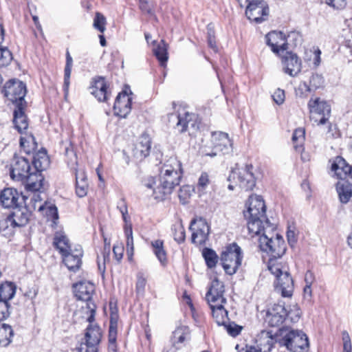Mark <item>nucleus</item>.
Segmentation results:
<instances>
[{"label":"nucleus","instance_id":"864d4df0","mask_svg":"<svg viewBox=\"0 0 352 352\" xmlns=\"http://www.w3.org/2000/svg\"><path fill=\"white\" fill-rule=\"evenodd\" d=\"M311 91L310 86L306 82H302L300 83L296 90V94L301 98H305Z\"/></svg>","mask_w":352,"mask_h":352},{"label":"nucleus","instance_id":"1a4fd4ad","mask_svg":"<svg viewBox=\"0 0 352 352\" xmlns=\"http://www.w3.org/2000/svg\"><path fill=\"white\" fill-rule=\"evenodd\" d=\"M2 92L8 100L16 104V107L25 105L24 97L26 94V86L23 82L11 79L5 84Z\"/></svg>","mask_w":352,"mask_h":352},{"label":"nucleus","instance_id":"5fc2aeb1","mask_svg":"<svg viewBox=\"0 0 352 352\" xmlns=\"http://www.w3.org/2000/svg\"><path fill=\"white\" fill-rule=\"evenodd\" d=\"M191 193V188L190 186H183L180 188L179 191V198L180 201L184 204L190 197Z\"/></svg>","mask_w":352,"mask_h":352},{"label":"nucleus","instance_id":"c85d7f7f","mask_svg":"<svg viewBox=\"0 0 352 352\" xmlns=\"http://www.w3.org/2000/svg\"><path fill=\"white\" fill-rule=\"evenodd\" d=\"M349 168L350 166L346 163V160L340 156H337L331 164V170L341 180L345 179L349 176V170L348 169Z\"/></svg>","mask_w":352,"mask_h":352},{"label":"nucleus","instance_id":"79ce46f5","mask_svg":"<svg viewBox=\"0 0 352 352\" xmlns=\"http://www.w3.org/2000/svg\"><path fill=\"white\" fill-rule=\"evenodd\" d=\"M324 82V78L322 75L314 74L310 78L309 85L311 91H314L316 89L323 87Z\"/></svg>","mask_w":352,"mask_h":352},{"label":"nucleus","instance_id":"ea45409f","mask_svg":"<svg viewBox=\"0 0 352 352\" xmlns=\"http://www.w3.org/2000/svg\"><path fill=\"white\" fill-rule=\"evenodd\" d=\"M202 256L208 268L212 269L217 265L219 257L213 250L205 248L202 251Z\"/></svg>","mask_w":352,"mask_h":352},{"label":"nucleus","instance_id":"473e14b6","mask_svg":"<svg viewBox=\"0 0 352 352\" xmlns=\"http://www.w3.org/2000/svg\"><path fill=\"white\" fill-rule=\"evenodd\" d=\"M49 164L50 160L45 150L38 151L34 155L32 160L34 170L43 171L48 167Z\"/></svg>","mask_w":352,"mask_h":352},{"label":"nucleus","instance_id":"2f4dec72","mask_svg":"<svg viewBox=\"0 0 352 352\" xmlns=\"http://www.w3.org/2000/svg\"><path fill=\"white\" fill-rule=\"evenodd\" d=\"M275 342L274 338L269 332L263 331L257 340L256 347L259 352H270Z\"/></svg>","mask_w":352,"mask_h":352},{"label":"nucleus","instance_id":"bb28decb","mask_svg":"<svg viewBox=\"0 0 352 352\" xmlns=\"http://www.w3.org/2000/svg\"><path fill=\"white\" fill-rule=\"evenodd\" d=\"M151 139L148 135H142L138 142L135 144L133 149V155L137 158L142 160L149 155L151 150Z\"/></svg>","mask_w":352,"mask_h":352},{"label":"nucleus","instance_id":"7c9ffc66","mask_svg":"<svg viewBox=\"0 0 352 352\" xmlns=\"http://www.w3.org/2000/svg\"><path fill=\"white\" fill-rule=\"evenodd\" d=\"M160 173L164 174H173L177 173L183 175V169L182 168V163L176 157H170L164 163L160 168Z\"/></svg>","mask_w":352,"mask_h":352},{"label":"nucleus","instance_id":"20e7f679","mask_svg":"<svg viewBox=\"0 0 352 352\" xmlns=\"http://www.w3.org/2000/svg\"><path fill=\"white\" fill-rule=\"evenodd\" d=\"M253 166L247 164L244 167L235 168L231 170L228 176L229 182L233 181L235 185L230 184L228 189L233 190L236 186H238L244 191L252 190L256 185V179L252 172Z\"/></svg>","mask_w":352,"mask_h":352},{"label":"nucleus","instance_id":"8fccbe9b","mask_svg":"<svg viewBox=\"0 0 352 352\" xmlns=\"http://www.w3.org/2000/svg\"><path fill=\"white\" fill-rule=\"evenodd\" d=\"M224 329L232 337L237 336L241 331L242 327L239 325L236 324L234 322H230V320L226 325L223 326Z\"/></svg>","mask_w":352,"mask_h":352},{"label":"nucleus","instance_id":"412c9836","mask_svg":"<svg viewBox=\"0 0 352 352\" xmlns=\"http://www.w3.org/2000/svg\"><path fill=\"white\" fill-rule=\"evenodd\" d=\"M131 98L127 95L126 92L120 93L115 100L113 110L116 116L120 118H126L131 112Z\"/></svg>","mask_w":352,"mask_h":352},{"label":"nucleus","instance_id":"680f3d73","mask_svg":"<svg viewBox=\"0 0 352 352\" xmlns=\"http://www.w3.org/2000/svg\"><path fill=\"white\" fill-rule=\"evenodd\" d=\"M28 222V219L26 216H22L21 218H18L17 214H14L12 224L14 226L22 227L26 225Z\"/></svg>","mask_w":352,"mask_h":352},{"label":"nucleus","instance_id":"774afa93","mask_svg":"<svg viewBox=\"0 0 352 352\" xmlns=\"http://www.w3.org/2000/svg\"><path fill=\"white\" fill-rule=\"evenodd\" d=\"M208 183L209 179L208 174L206 173H202L199 178L198 185L202 188H204L208 184Z\"/></svg>","mask_w":352,"mask_h":352},{"label":"nucleus","instance_id":"4c0bfd02","mask_svg":"<svg viewBox=\"0 0 352 352\" xmlns=\"http://www.w3.org/2000/svg\"><path fill=\"white\" fill-rule=\"evenodd\" d=\"M153 53L159 60L160 65L164 67L168 60V52L167 46L163 40L153 49Z\"/></svg>","mask_w":352,"mask_h":352},{"label":"nucleus","instance_id":"de8ad7c7","mask_svg":"<svg viewBox=\"0 0 352 352\" xmlns=\"http://www.w3.org/2000/svg\"><path fill=\"white\" fill-rule=\"evenodd\" d=\"M174 239L178 243H183L185 240V230L182 224L175 225L173 227Z\"/></svg>","mask_w":352,"mask_h":352},{"label":"nucleus","instance_id":"13d9d810","mask_svg":"<svg viewBox=\"0 0 352 352\" xmlns=\"http://www.w3.org/2000/svg\"><path fill=\"white\" fill-rule=\"evenodd\" d=\"M117 208L121 212L123 220L126 223H127L129 217L128 215V209L125 201L124 200H120L118 204Z\"/></svg>","mask_w":352,"mask_h":352},{"label":"nucleus","instance_id":"4be33fe9","mask_svg":"<svg viewBox=\"0 0 352 352\" xmlns=\"http://www.w3.org/2000/svg\"><path fill=\"white\" fill-rule=\"evenodd\" d=\"M75 296L80 300L87 301L90 304L92 295L95 290V286L89 281H80L74 285Z\"/></svg>","mask_w":352,"mask_h":352},{"label":"nucleus","instance_id":"0e129e2a","mask_svg":"<svg viewBox=\"0 0 352 352\" xmlns=\"http://www.w3.org/2000/svg\"><path fill=\"white\" fill-rule=\"evenodd\" d=\"M118 318V316L117 314L111 312L110 317L109 332H111V331H113L114 333H117Z\"/></svg>","mask_w":352,"mask_h":352},{"label":"nucleus","instance_id":"0eeeda50","mask_svg":"<svg viewBox=\"0 0 352 352\" xmlns=\"http://www.w3.org/2000/svg\"><path fill=\"white\" fill-rule=\"evenodd\" d=\"M242 252L235 243L228 246L221 255V261L226 274L232 275L241 265Z\"/></svg>","mask_w":352,"mask_h":352},{"label":"nucleus","instance_id":"423d86ee","mask_svg":"<svg viewBox=\"0 0 352 352\" xmlns=\"http://www.w3.org/2000/svg\"><path fill=\"white\" fill-rule=\"evenodd\" d=\"M279 342L292 352H307L309 347L308 337L300 330L289 331Z\"/></svg>","mask_w":352,"mask_h":352},{"label":"nucleus","instance_id":"a211bd4d","mask_svg":"<svg viewBox=\"0 0 352 352\" xmlns=\"http://www.w3.org/2000/svg\"><path fill=\"white\" fill-rule=\"evenodd\" d=\"M176 121L175 128L179 133H184L188 130V128L192 129H197L198 124L197 123V116L194 113L184 112V113L169 115V122Z\"/></svg>","mask_w":352,"mask_h":352},{"label":"nucleus","instance_id":"09e8293b","mask_svg":"<svg viewBox=\"0 0 352 352\" xmlns=\"http://www.w3.org/2000/svg\"><path fill=\"white\" fill-rule=\"evenodd\" d=\"M207 38L208 46L214 52H217V47L215 41L214 30L210 24L207 27Z\"/></svg>","mask_w":352,"mask_h":352},{"label":"nucleus","instance_id":"37998d69","mask_svg":"<svg viewBox=\"0 0 352 352\" xmlns=\"http://www.w3.org/2000/svg\"><path fill=\"white\" fill-rule=\"evenodd\" d=\"M12 60L11 52L7 47H0V67L8 66Z\"/></svg>","mask_w":352,"mask_h":352},{"label":"nucleus","instance_id":"69168bd1","mask_svg":"<svg viewBox=\"0 0 352 352\" xmlns=\"http://www.w3.org/2000/svg\"><path fill=\"white\" fill-rule=\"evenodd\" d=\"M139 2V7L140 9L142 10V12L146 13V14H151L152 9L151 6H150L148 0H138Z\"/></svg>","mask_w":352,"mask_h":352},{"label":"nucleus","instance_id":"e2e57ef3","mask_svg":"<svg viewBox=\"0 0 352 352\" xmlns=\"http://www.w3.org/2000/svg\"><path fill=\"white\" fill-rule=\"evenodd\" d=\"M327 3L335 9H343L346 3V0H326Z\"/></svg>","mask_w":352,"mask_h":352},{"label":"nucleus","instance_id":"b1692460","mask_svg":"<svg viewBox=\"0 0 352 352\" xmlns=\"http://www.w3.org/2000/svg\"><path fill=\"white\" fill-rule=\"evenodd\" d=\"M19 199L18 191L12 188H4L0 192V204L5 208L17 207Z\"/></svg>","mask_w":352,"mask_h":352},{"label":"nucleus","instance_id":"052dcab7","mask_svg":"<svg viewBox=\"0 0 352 352\" xmlns=\"http://www.w3.org/2000/svg\"><path fill=\"white\" fill-rule=\"evenodd\" d=\"M343 340V352H351V342L349 335L347 332L344 331L342 333Z\"/></svg>","mask_w":352,"mask_h":352},{"label":"nucleus","instance_id":"6e6d98bb","mask_svg":"<svg viewBox=\"0 0 352 352\" xmlns=\"http://www.w3.org/2000/svg\"><path fill=\"white\" fill-rule=\"evenodd\" d=\"M146 283V280L144 277L142 273H139L137 275V282H136V292L138 294H142L144 292L145 286Z\"/></svg>","mask_w":352,"mask_h":352},{"label":"nucleus","instance_id":"72a5a7b5","mask_svg":"<svg viewBox=\"0 0 352 352\" xmlns=\"http://www.w3.org/2000/svg\"><path fill=\"white\" fill-rule=\"evenodd\" d=\"M223 306L224 305H221V306L217 305V307H210L212 317L219 326H224L229 321L228 311Z\"/></svg>","mask_w":352,"mask_h":352},{"label":"nucleus","instance_id":"c03bdc74","mask_svg":"<svg viewBox=\"0 0 352 352\" xmlns=\"http://www.w3.org/2000/svg\"><path fill=\"white\" fill-rule=\"evenodd\" d=\"M124 234L126 238V245L128 253L130 252L131 254H133V230L131 225L129 226L126 224L124 227Z\"/></svg>","mask_w":352,"mask_h":352},{"label":"nucleus","instance_id":"393cba45","mask_svg":"<svg viewBox=\"0 0 352 352\" xmlns=\"http://www.w3.org/2000/svg\"><path fill=\"white\" fill-rule=\"evenodd\" d=\"M42 171L35 170L31 173L24 178L23 182H25L26 188L30 191H39L44 185V177Z\"/></svg>","mask_w":352,"mask_h":352},{"label":"nucleus","instance_id":"bf43d9fd","mask_svg":"<svg viewBox=\"0 0 352 352\" xmlns=\"http://www.w3.org/2000/svg\"><path fill=\"white\" fill-rule=\"evenodd\" d=\"M272 96L274 101L278 104H281L285 101V91L283 89H276Z\"/></svg>","mask_w":352,"mask_h":352},{"label":"nucleus","instance_id":"39448f33","mask_svg":"<svg viewBox=\"0 0 352 352\" xmlns=\"http://www.w3.org/2000/svg\"><path fill=\"white\" fill-rule=\"evenodd\" d=\"M300 311L299 309L296 308L293 311H288L284 304H274L270 309H268L265 321L270 327H279L288 317L292 322H296L300 317Z\"/></svg>","mask_w":352,"mask_h":352},{"label":"nucleus","instance_id":"338daca9","mask_svg":"<svg viewBox=\"0 0 352 352\" xmlns=\"http://www.w3.org/2000/svg\"><path fill=\"white\" fill-rule=\"evenodd\" d=\"M113 252L116 259L120 261L123 256L124 248L122 245H114Z\"/></svg>","mask_w":352,"mask_h":352},{"label":"nucleus","instance_id":"f704fd0d","mask_svg":"<svg viewBox=\"0 0 352 352\" xmlns=\"http://www.w3.org/2000/svg\"><path fill=\"white\" fill-rule=\"evenodd\" d=\"M15 293L16 285L13 283L6 281L0 285V300L8 302Z\"/></svg>","mask_w":352,"mask_h":352},{"label":"nucleus","instance_id":"f257e3e1","mask_svg":"<svg viewBox=\"0 0 352 352\" xmlns=\"http://www.w3.org/2000/svg\"><path fill=\"white\" fill-rule=\"evenodd\" d=\"M248 208L243 212L247 220V226L252 236H259L258 247L262 252H266L272 259L283 256L286 252V244L283 238L275 234L276 227L266 218V206L262 197L258 195H250L247 204Z\"/></svg>","mask_w":352,"mask_h":352},{"label":"nucleus","instance_id":"4d7b16f0","mask_svg":"<svg viewBox=\"0 0 352 352\" xmlns=\"http://www.w3.org/2000/svg\"><path fill=\"white\" fill-rule=\"evenodd\" d=\"M116 338L117 333H114L113 331L109 332V352H117Z\"/></svg>","mask_w":352,"mask_h":352},{"label":"nucleus","instance_id":"2eb2a0df","mask_svg":"<svg viewBox=\"0 0 352 352\" xmlns=\"http://www.w3.org/2000/svg\"><path fill=\"white\" fill-rule=\"evenodd\" d=\"M190 230H192L191 241L197 245H203L208 238L210 227L203 218L191 221Z\"/></svg>","mask_w":352,"mask_h":352},{"label":"nucleus","instance_id":"603ef678","mask_svg":"<svg viewBox=\"0 0 352 352\" xmlns=\"http://www.w3.org/2000/svg\"><path fill=\"white\" fill-rule=\"evenodd\" d=\"M10 304L8 302L0 300V322L10 316Z\"/></svg>","mask_w":352,"mask_h":352},{"label":"nucleus","instance_id":"c9c22d12","mask_svg":"<svg viewBox=\"0 0 352 352\" xmlns=\"http://www.w3.org/2000/svg\"><path fill=\"white\" fill-rule=\"evenodd\" d=\"M190 329L187 326H179L173 333L172 343L179 344L190 339Z\"/></svg>","mask_w":352,"mask_h":352},{"label":"nucleus","instance_id":"dca6fc26","mask_svg":"<svg viewBox=\"0 0 352 352\" xmlns=\"http://www.w3.org/2000/svg\"><path fill=\"white\" fill-rule=\"evenodd\" d=\"M32 170L30 162L25 157L14 155L10 168V177L13 180L23 181Z\"/></svg>","mask_w":352,"mask_h":352},{"label":"nucleus","instance_id":"a878e982","mask_svg":"<svg viewBox=\"0 0 352 352\" xmlns=\"http://www.w3.org/2000/svg\"><path fill=\"white\" fill-rule=\"evenodd\" d=\"M25 105H18L14 111L13 123L19 133H23L28 127V120L24 112Z\"/></svg>","mask_w":352,"mask_h":352},{"label":"nucleus","instance_id":"49530a36","mask_svg":"<svg viewBox=\"0 0 352 352\" xmlns=\"http://www.w3.org/2000/svg\"><path fill=\"white\" fill-rule=\"evenodd\" d=\"M106 19L100 12H96L94 19V27L95 29L103 33L105 30Z\"/></svg>","mask_w":352,"mask_h":352},{"label":"nucleus","instance_id":"e433bc0d","mask_svg":"<svg viewBox=\"0 0 352 352\" xmlns=\"http://www.w3.org/2000/svg\"><path fill=\"white\" fill-rule=\"evenodd\" d=\"M153 252L159 261L165 265L167 263L166 252L164 248V242L160 239L151 241Z\"/></svg>","mask_w":352,"mask_h":352},{"label":"nucleus","instance_id":"9b49d317","mask_svg":"<svg viewBox=\"0 0 352 352\" xmlns=\"http://www.w3.org/2000/svg\"><path fill=\"white\" fill-rule=\"evenodd\" d=\"M65 155L74 158V162L71 167L74 170L76 178V193L79 197H84L87 195L89 183L85 171L83 168H77L76 156L72 148L65 147Z\"/></svg>","mask_w":352,"mask_h":352},{"label":"nucleus","instance_id":"ddd939ff","mask_svg":"<svg viewBox=\"0 0 352 352\" xmlns=\"http://www.w3.org/2000/svg\"><path fill=\"white\" fill-rule=\"evenodd\" d=\"M211 141L214 145L212 152L208 153L203 150L201 152L204 155L214 157L218 153L225 155L232 151V144L227 133L223 132L213 133Z\"/></svg>","mask_w":352,"mask_h":352},{"label":"nucleus","instance_id":"aec40b11","mask_svg":"<svg viewBox=\"0 0 352 352\" xmlns=\"http://www.w3.org/2000/svg\"><path fill=\"white\" fill-rule=\"evenodd\" d=\"M82 256V247L80 245H76L73 250L62 256L63 261L69 271L76 272L81 267Z\"/></svg>","mask_w":352,"mask_h":352},{"label":"nucleus","instance_id":"7ed1b4c3","mask_svg":"<svg viewBox=\"0 0 352 352\" xmlns=\"http://www.w3.org/2000/svg\"><path fill=\"white\" fill-rule=\"evenodd\" d=\"M182 174L175 173L173 174L160 173V184L154 187L155 179L153 177H149L144 182V186L153 190V196L155 199L158 201L164 200L166 196L171 194L175 187L179 185Z\"/></svg>","mask_w":352,"mask_h":352},{"label":"nucleus","instance_id":"3c124183","mask_svg":"<svg viewBox=\"0 0 352 352\" xmlns=\"http://www.w3.org/2000/svg\"><path fill=\"white\" fill-rule=\"evenodd\" d=\"M45 209H47L46 214L49 217H51L53 219L54 222L55 223V221H56L58 219L57 208L54 205H52L48 207L41 205L38 208L39 211H43L45 210Z\"/></svg>","mask_w":352,"mask_h":352},{"label":"nucleus","instance_id":"5701e85b","mask_svg":"<svg viewBox=\"0 0 352 352\" xmlns=\"http://www.w3.org/2000/svg\"><path fill=\"white\" fill-rule=\"evenodd\" d=\"M91 94L97 98L99 102H106L109 96L105 79L98 76L93 80L90 87Z\"/></svg>","mask_w":352,"mask_h":352},{"label":"nucleus","instance_id":"58836bf2","mask_svg":"<svg viewBox=\"0 0 352 352\" xmlns=\"http://www.w3.org/2000/svg\"><path fill=\"white\" fill-rule=\"evenodd\" d=\"M14 336L13 330L9 324H3L0 328V346H8Z\"/></svg>","mask_w":352,"mask_h":352},{"label":"nucleus","instance_id":"f8f14e48","mask_svg":"<svg viewBox=\"0 0 352 352\" xmlns=\"http://www.w3.org/2000/svg\"><path fill=\"white\" fill-rule=\"evenodd\" d=\"M248 2L245 14L248 19L261 23L266 19L269 8L264 0H246Z\"/></svg>","mask_w":352,"mask_h":352},{"label":"nucleus","instance_id":"a19ab883","mask_svg":"<svg viewBox=\"0 0 352 352\" xmlns=\"http://www.w3.org/2000/svg\"><path fill=\"white\" fill-rule=\"evenodd\" d=\"M73 60L67 51L66 53V65L64 70V89L67 91L70 84V76L72 72Z\"/></svg>","mask_w":352,"mask_h":352},{"label":"nucleus","instance_id":"a18cd8bd","mask_svg":"<svg viewBox=\"0 0 352 352\" xmlns=\"http://www.w3.org/2000/svg\"><path fill=\"white\" fill-rule=\"evenodd\" d=\"M305 129L302 128H298L296 129L292 135V141L294 144H296V142H298L300 144H301L304 140H305ZM294 148L296 150H298V148H301L300 145L294 144Z\"/></svg>","mask_w":352,"mask_h":352},{"label":"nucleus","instance_id":"c756f323","mask_svg":"<svg viewBox=\"0 0 352 352\" xmlns=\"http://www.w3.org/2000/svg\"><path fill=\"white\" fill-rule=\"evenodd\" d=\"M336 191L342 204H347L352 197V184L345 179L336 184Z\"/></svg>","mask_w":352,"mask_h":352},{"label":"nucleus","instance_id":"6ab92c4d","mask_svg":"<svg viewBox=\"0 0 352 352\" xmlns=\"http://www.w3.org/2000/svg\"><path fill=\"white\" fill-rule=\"evenodd\" d=\"M283 72L292 77L296 76L302 69V62L296 54L286 52L281 59Z\"/></svg>","mask_w":352,"mask_h":352},{"label":"nucleus","instance_id":"9d476101","mask_svg":"<svg viewBox=\"0 0 352 352\" xmlns=\"http://www.w3.org/2000/svg\"><path fill=\"white\" fill-rule=\"evenodd\" d=\"M300 36L297 32H291L286 37L281 32L272 31L265 36L266 43L271 47L272 51L278 54L280 51L283 52L288 49V40H298Z\"/></svg>","mask_w":352,"mask_h":352},{"label":"nucleus","instance_id":"4468645a","mask_svg":"<svg viewBox=\"0 0 352 352\" xmlns=\"http://www.w3.org/2000/svg\"><path fill=\"white\" fill-rule=\"evenodd\" d=\"M224 284L219 281L218 278H214L206 295V298L210 307L226 304L227 300L224 296Z\"/></svg>","mask_w":352,"mask_h":352},{"label":"nucleus","instance_id":"f3484780","mask_svg":"<svg viewBox=\"0 0 352 352\" xmlns=\"http://www.w3.org/2000/svg\"><path fill=\"white\" fill-rule=\"evenodd\" d=\"M102 338V330L96 324H89L86 329L85 334V342L80 347V351L85 348L91 351L98 352V346Z\"/></svg>","mask_w":352,"mask_h":352},{"label":"nucleus","instance_id":"6e6552de","mask_svg":"<svg viewBox=\"0 0 352 352\" xmlns=\"http://www.w3.org/2000/svg\"><path fill=\"white\" fill-rule=\"evenodd\" d=\"M307 105L311 120L318 125L324 124L328 121L331 114V107L326 101L321 100L320 98H311Z\"/></svg>","mask_w":352,"mask_h":352},{"label":"nucleus","instance_id":"f03ea898","mask_svg":"<svg viewBox=\"0 0 352 352\" xmlns=\"http://www.w3.org/2000/svg\"><path fill=\"white\" fill-rule=\"evenodd\" d=\"M268 270L276 277L275 290L283 297H291L294 292V280L289 272L288 266L274 259L268 261Z\"/></svg>","mask_w":352,"mask_h":352},{"label":"nucleus","instance_id":"cd10ccee","mask_svg":"<svg viewBox=\"0 0 352 352\" xmlns=\"http://www.w3.org/2000/svg\"><path fill=\"white\" fill-rule=\"evenodd\" d=\"M53 245L55 248L58 250L61 256L73 250L71 247L69 239L64 232H57L55 233Z\"/></svg>","mask_w":352,"mask_h":352}]
</instances>
